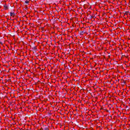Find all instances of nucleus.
Here are the masks:
<instances>
[{
    "label": "nucleus",
    "instance_id": "obj_1",
    "mask_svg": "<svg viewBox=\"0 0 130 130\" xmlns=\"http://www.w3.org/2000/svg\"><path fill=\"white\" fill-rule=\"evenodd\" d=\"M4 10H8L9 9V6L7 5H4Z\"/></svg>",
    "mask_w": 130,
    "mask_h": 130
},
{
    "label": "nucleus",
    "instance_id": "obj_2",
    "mask_svg": "<svg viewBox=\"0 0 130 130\" xmlns=\"http://www.w3.org/2000/svg\"><path fill=\"white\" fill-rule=\"evenodd\" d=\"M10 16H11V17H15V13H14V12H11V13H10Z\"/></svg>",
    "mask_w": 130,
    "mask_h": 130
},
{
    "label": "nucleus",
    "instance_id": "obj_4",
    "mask_svg": "<svg viewBox=\"0 0 130 130\" xmlns=\"http://www.w3.org/2000/svg\"><path fill=\"white\" fill-rule=\"evenodd\" d=\"M0 3H1V0H0Z\"/></svg>",
    "mask_w": 130,
    "mask_h": 130
},
{
    "label": "nucleus",
    "instance_id": "obj_3",
    "mask_svg": "<svg viewBox=\"0 0 130 130\" xmlns=\"http://www.w3.org/2000/svg\"><path fill=\"white\" fill-rule=\"evenodd\" d=\"M25 4H26L27 5H28L29 4V1L28 0H26L25 1Z\"/></svg>",
    "mask_w": 130,
    "mask_h": 130
}]
</instances>
